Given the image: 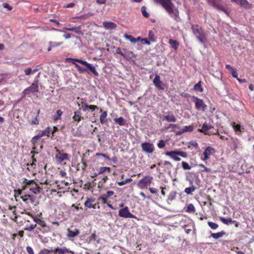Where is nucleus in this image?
Returning <instances> with one entry per match:
<instances>
[{"instance_id":"nucleus-15","label":"nucleus","mask_w":254,"mask_h":254,"mask_svg":"<svg viewBox=\"0 0 254 254\" xmlns=\"http://www.w3.org/2000/svg\"><path fill=\"white\" fill-rule=\"evenodd\" d=\"M53 253L55 254H64V253L74 254L73 251H70L65 247H63V248L57 247L53 250Z\"/></svg>"},{"instance_id":"nucleus-8","label":"nucleus","mask_w":254,"mask_h":254,"mask_svg":"<svg viewBox=\"0 0 254 254\" xmlns=\"http://www.w3.org/2000/svg\"><path fill=\"white\" fill-rule=\"evenodd\" d=\"M153 180V177L150 176H145L141 179L138 183V186L140 188H147V186L149 185Z\"/></svg>"},{"instance_id":"nucleus-25","label":"nucleus","mask_w":254,"mask_h":254,"mask_svg":"<svg viewBox=\"0 0 254 254\" xmlns=\"http://www.w3.org/2000/svg\"><path fill=\"white\" fill-rule=\"evenodd\" d=\"M79 234V230L78 229H75L74 231H72L68 229L67 230V236L69 238H74L77 236Z\"/></svg>"},{"instance_id":"nucleus-42","label":"nucleus","mask_w":254,"mask_h":254,"mask_svg":"<svg viewBox=\"0 0 254 254\" xmlns=\"http://www.w3.org/2000/svg\"><path fill=\"white\" fill-rule=\"evenodd\" d=\"M53 250H48L46 249H44L43 250H41L38 254H49L51 253H53Z\"/></svg>"},{"instance_id":"nucleus-46","label":"nucleus","mask_w":254,"mask_h":254,"mask_svg":"<svg viewBox=\"0 0 254 254\" xmlns=\"http://www.w3.org/2000/svg\"><path fill=\"white\" fill-rule=\"evenodd\" d=\"M146 7L145 6H142L141 7V12H142V15L145 17H148L149 16V14L146 11Z\"/></svg>"},{"instance_id":"nucleus-5","label":"nucleus","mask_w":254,"mask_h":254,"mask_svg":"<svg viewBox=\"0 0 254 254\" xmlns=\"http://www.w3.org/2000/svg\"><path fill=\"white\" fill-rule=\"evenodd\" d=\"M38 83L37 81L33 83L29 87L26 88L22 92L23 97L30 93L34 94L38 92Z\"/></svg>"},{"instance_id":"nucleus-50","label":"nucleus","mask_w":254,"mask_h":254,"mask_svg":"<svg viewBox=\"0 0 254 254\" xmlns=\"http://www.w3.org/2000/svg\"><path fill=\"white\" fill-rule=\"evenodd\" d=\"M182 167L184 170H190L191 169V167L190 166V165L186 162H182Z\"/></svg>"},{"instance_id":"nucleus-29","label":"nucleus","mask_w":254,"mask_h":254,"mask_svg":"<svg viewBox=\"0 0 254 254\" xmlns=\"http://www.w3.org/2000/svg\"><path fill=\"white\" fill-rule=\"evenodd\" d=\"M224 235H225V232H224V231H221L216 233H212L211 234V237H212L213 238L215 239H218L223 237V236H224Z\"/></svg>"},{"instance_id":"nucleus-53","label":"nucleus","mask_w":254,"mask_h":254,"mask_svg":"<svg viewBox=\"0 0 254 254\" xmlns=\"http://www.w3.org/2000/svg\"><path fill=\"white\" fill-rule=\"evenodd\" d=\"M82 109L83 111H86L88 110V105L84 102H82Z\"/></svg>"},{"instance_id":"nucleus-37","label":"nucleus","mask_w":254,"mask_h":254,"mask_svg":"<svg viewBox=\"0 0 254 254\" xmlns=\"http://www.w3.org/2000/svg\"><path fill=\"white\" fill-rule=\"evenodd\" d=\"M111 170L110 168L108 167H101L99 168V172L97 174H95V176H97L99 174H101L105 172L106 171L108 170L110 171Z\"/></svg>"},{"instance_id":"nucleus-59","label":"nucleus","mask_w":254,"mask_h":254,"mask_svg":"<svg viewBox=\"0 0 254 254\" xmlns=\"http://www.w3.org/2000/svg\"><path fill=\"white\" fill-rule=\"evenodd\" d=\"M171 128L172 129L179 128V127L175 124H170L169 127H166L167 129Z\"/></svg>"},{"instance_id":"nucleus-40","label":"nucleus","mask_w":254,"mask_h":254,"mask_svg":"<svg viewBox=\"0 0 254 254\" xmlns=\"http://www.w3.org/2000/svg\"><path fill=\"white\" fill-rule=\"evenodd\" d=\"M30 190L35 194H38L40 193V188L38 186L31 187Z\"/></svg>"},{"instance_id":"nucleus-4","label":"nucleus","mask_w":254,"mask_h":254,"mask_svg":"<svg viewBox=\"0 0 254 254\" xmlns=\"http://www.w3.org/2000/svg\"><path fill=\"white\" fill-rule=\"evenodd\" d=\"M166 155L169 156L176 161H179L181 158L179 156H181L184 158L188 157L187 153L182 151H167L165 153Z\"/></svg>"},{"instance_id":"nucleus-39","label":"nucleus","mask_w":254,"mask_h":254,"mask_svg":"<svg viewBox=\"0 0 254 254\" xmlns=\"http://www.w3.org/2000/svg\"><path fill=\"white\" fill-rule=\"evenodd\" d=\"M191 146L193 147L196 149H199V145L198 143L195 141H191L189 143V148H190Z\"/></svg>"},{"instance_id":"nucleus-6","label":"nucleus","mask_w":254,"mask_h":254,"mask_svg":"<svg viewBox=\"0 0 254 254\" xmlns=\"http://www.w3.org/2000/svg\"><path fill=\"white\" fill-rule=\"evenodd\" d=\"M119 215L125 218H136V216L130 212L127 206L121 209L119 211Z\"/></svg>"},{"instance_id":"nucleus-64","label":"nucleus","mask_w":254,"mask_h":254,"mask_svg":"<svg viewBox=\"0 0 254 254\" xmlns=\"http://www.w3.org/2000/svg\"><path fill=\"white\" fill-rule=\"evenodd\" d=\"M114 192L113 191L110 190V191H108L107 192V193L106 194V195L108 198V197L112 196L114 194Z\"/></svg>"},{"instance_id":"nucleus-24","label":"nucleus","mask_w":254,"mask_h":254,"mask_svg":"<svg viewBox=\"0 0 254 254\" xmlns=\"http://www.w3.org/2000/svg\"><path fill=\"white\" fill-rule=\"evenodd\" d=\"M52 131V129L50 127H47L45 130H42L41 132H39L38 134L40 138L44 136H49Z\"/></svg>"},{"instance_id":"nucleus-12","label":"nucleus","mask_w":254,"mask_h":254,"mask_svg":"<svg viewBox=\"0 0 254 254\" xmlns=\"http://www.w3.org/2000/svg\"><path fill=\"white\" fill-rule=\"evenodd\" d=\"M215 152V150L214 148L211 146L207 147L203 152L204 158H202L201 159L203 161H206L208 160L210 156L214 154Z\"/></svg>"},{"instance_id":"nucleus-19","label":"nucleus","mask_w":254,"mask_h":254,"mask_svg":"<svg viewBox=\"0 0 254 254\" xmlns=\"http://www.w3.org/2000/svg\"><path fill=\"white\" fill-rule=\"evenodd\" d=\"M236 2L245 8L250 9L252 8V4L247 0H237Z\"/></svg>"},{"instance_id":"nucleus-26","label":"nucleus","mask_w":254,"mask_h":254,"mask_svg":"<svg viewBox=\"0 0 254 254\" xmlns=\"http://www.w3.org/2000/svg\"><path fill=\"white\" fill-rule=\"evenodd\" d=\"M114 121L120 126H125L127 124V121L123 117L114 119Z\"/></svg>"},{"instance_id":"nucleus-7","label":"nucleus","mask_w":254,"mask_h":254,"mask_svg":"<svg viewBox=\"0 0 254 254\" xmlns=\"http://www.w3.org/2000/svg\"><path fill=\"white\" fill-rule=\"evenodd\" d=\"M193 98L194 99L195 108L199 111H201L203 112L205 111L207 106L204 103L203 100L200 99L195 96H193Z\"/></svg>"},{"instance_id":"nucleus-35","label":"nucleus","mask_w":254,"mask_h":254,"mask_svg":"<svg viewBox=\"0 0 254 254\" xmlns=\"http://www.w3.org/2000/svg\"><path fill=\"white\" fill-rule=\"evenodd\" d=\"M194 90L199 91L200 92H202L203 91V89L201 87V81H199L197 83L194 85L193 87Z\"/></svg>"},{"instance_id":"nucleus-51","label":"nucleus","mask_w":254,"mask_h":254,"mask_svg":"<svg viewBox=\"0 0 254 254\" xmlns=\"http://www.w3.org/2000/svg\"><path fill=\"white\" fill-rule=\"evenodd\" d=\"M37 226V224H32L30 226L26 227L24 228L25 230H27L28 231H32L33 230H34Z\"/></svg>"},{"instance_id":"nucleus-10","label":"nucleus","mask_w":254,"mask_h":254,"mask_svg":"<svg viewBox=\"0 0 254 254\" xmlns=\"http://www.w3.org/2000/svg\"><path fill=\"white\" fill-rule=\"evenodd\" d=\"M153 83L155 86L159 90H163L165 89L164 83L161 81L160 77L158 74H156L153 80Z\"/></svg>"},{"instance_id":"nucleus-52","label":"nucleus","mask_w":254,"mask_h":254,"mask_svg":"<svg viewBox=\"0 0 254 254\" xmlns=\"http://www.w3.org/2000/svg\"><path fill=\"white\" fill-rule=\"evenodd\" d=\"M108 197L106 195V194H103L99 198V200H101L104 203H107V200Z\"/></svg>"},{"instance_id":"nucleus-56","label":"nucleus","mask_w":254,"mask_h":254,"mask_svg":"<svg viewBox=\"0 0 254 254\" xmlns=\"http://www.w3.org/2000/svg\"><path fill=\"white\" fill-rule=\"evenodd\" d=\"M148 37L150 40L152 41L153 42L155 41V40L154 39V34L151 31H150L149 32Z\"/></svg>"},{"instance_id":"nucleus-63","label":"nucleus","mask_w":254,"mask_h":254,"mask_svg":"<svg viewBox=\"0 0 254 254\" xmlns=\"http://www.w3.org/2000/svg\"><path fill=\"white\" fill-rule=\"evenodd\" d=\"M116 53L118 54H119L123 57V55H124V53H123L121 51V49L119 48H118L116 50Z\"/></svg>"},{"instance_id":"nucleus-36","label":"nucleus","mask_w":254,"mask_h":254,"mask_svg":"<svg viewBox=\"0 0 254 254\" xmlns=\"http://www.w3.org/2000/svg\"><path fill=\"white\" fill-rule=\"evenodd\" d=\"M124 37L129 40L131 43H135L137 42V40L131 35H125Z\"/></svg>"},{"instance_id":"nucleus-14","label":"nucleus","mask_w":254,"mask_h":254,"mask_svg":"<svg viewBox=\"0 0 254 254\" xmlns=\"http://www.w3.org/2000/svg\"><path fill=\"white\" fill-rule=\"evenodd\" d=\"M124 51V55H123V57L125 58L127 61H130L133 63H135V60H133V58H135L136 55H135L132 52L127 51V49H123Z\"/></svg>"},{"instance_id":"nucleus-61","label":"nucleus","mask_w":254,"mask_h":254,"mask_svg":"<svg viewBox=\"0 0 254 254\" xmlns=\"http://www.w3.org/2000/svg\"><path fill=\"white\" fill-rule=\"evenodd\" d=\"M141 40L143 42V44L147 45H150V42L146 38L142 39Z\"/></svg>"},{"instance_id":"nucleus-44","label":"nucleus","mask_w":254,"mask_h":254,"mask_svg":"<svg viewBox=\"0 0 254 254\" xmlns=\"http://www.w3.org/2000/svg\"><path fill=\"white\" fill-rule=\"evenodd\" d=\"M131 181H132V179L131 178H127L124 181L117 182V184L119 186H123L127 183L130 182Z\"/></svg>"},{"instance_id":"nucleus-43","label":"nucleus","mask_w":254,"mask_h":254,"mask_svg":"<svg viewBox=\"0 0 254 254\" xmlns=\"http://www.w3.org/2000/svg\"><path fill=\"white\" fill-rule=\"evenodd\" d=\"M63 114V112L61 110H57V115L54 117V120L55 121H57V120L60 119L61 116Z\"/></svg>"},{"instance_id":"nucleus-62","label":"nucleus","mask_w":254,"mask_h":254,"mask_svg":"<svg viewBox=\"0 0 254 254\" xmlns=\"http://www.w3.org/2000/svg\"><path fill=\"white\" fill-rule=\"evenodd\" d=\"M231 74L233 77L236 78L237 79V78H238V73L236 70H233V71L231 72Z\"/></svg>"},{"instance_id":"nucleus-27","label":"nucleus","mask_w":254,"mask_h":254,"mask_svg":"<svg viewBox=\"0 0 254 254\" xmlns=\"http://www.w3.org/2000/svg\"><path fill=\"white\" fill-rule=\"evenodd\" d=\"M32 218H33L34 221L37 224H38L43 227H47L46 223L44 221H43L34 216H33V217Z\"/></svg>"},{"instance_id":"nucleus-22","label":"nucleus","mask_w":254,"mask_h":254,"mask_svg":"<svg viewBox=\"0 0 254 254\" xmlns=\"http://www.w3.org/2000/svg\"><path fill=\"white\" fill-rule=\"evenodd\" d=\"M104 27L107 29H114L117 27L115 23L105 21L103 22Z\"/></svg>"},{"instance_id":"nucleus-41","label":"nucleus","mask_w":254,"mask_h":254,"mask_svg":"<svg viewBox=\"0 0 254 254\" xmlns=\"http://www.w3.org/2000/svg\"><path fill=\"white\" fill-rule=\"evenodd\" d=\"M187 212L191 213L195 211V207L192 203L189 204L187 206Z\"/></svg>"},{"instance_id":"nucleus-16","label":"nucleus","mask_w":254,"mask_h":254,"mask_svg":"<svg viewBox=\"0 0 254 254\" xmlns=\"http://www.w3.org/2000/svg\"><path fill=\"white\" fill-rule=\"evenodd\" d=\"M163 119L169 123H175L177 121V118L172 112H168L166 115L163 116Z\"/></svg>"},{"instance_id":"nucleus-34","label":"nucleus","mask_w":254,"mask_h":254,"mask_svg":"<svg viewBox=\"0 0 254 254\" xmlns=\"http://www.w3.org/2000/svg\"><path fill=\"white\" fill-rule=\"evenodd\" d=\"M93 201V200L91 199H90V198H88L86 201L84 203V205L86 207H88V208H95V207L94 206V205L91 203Z\"/></svg>"},{"instance_id":"nucleus-13","label":"nucleus","mask_w":254,"mask_h":254,"mask_svg":"<svg viewBox=\"0 0 254 254\" xmlns=\"http://www.w3.org/2000/svg\"><path fill=\"white\" fill-rule=\"evenodd\" d=\"M213 128V126L205 123L203 124L201 129H199L198 130L199 132H202L205 134L210 135L211 134H214V133L210 131Z\"/></svg>"},{"instance_id":"nucleus-2","label":"nucleus","mask_w":254,"mask_h":254,"mask_svg":"<svg viewBox=\"0 0 254 254\" xmlns=\"http://www.w3.org/2000/svg\"><path fill=\"white\" fill-rule=\"evenodd\" d=\"M191 29L193 34L199 42L205 44L207 40V34L203 29L197 24L192 25Z\"/></svg>"},{"instance_id":"nucleus-57","label":"nucleus","mask_w":254,"mask_h":254,"mask_svg":"<svg viewBox=\"0 0 254 254\" xmlns=\"http://www.w3.org/2000/svg\"><path fill=\"white\" fill-rule=\"evenodd\" d=\"M24 72L26 75H29L32 73V70L30 68H28L24 70Z\"/></svg>"},{"instance_id":"nucleus-32","label":"nucleus","mask_w":254,"mask_h":254,"mask_svg":"<svg viewBox=\"0 0 254 254\" xmlns=\"http://www.w3.org/2000/svg\"><path fill=\"white\" fill-rule=\"evenodd\" d=\"M169 43L171 45V47L175 50H177L178 48L179 43L176 40L173 39H169Z\"/></svg>"},{"instance_id":"nucleus-38","label":"nucleus","mask_w":254,"mask_h":254,"mask_svg":"<svg viewBox=\"0 0 254 254\" xmlns=\"http://www.w3.org/2000/svg\"><path fill=\"white\" fill-rule=\"evenodd\" d=\"M63 44V42H53L50 41L49 42V45H51V47L56 48L58 46H60Z\"/></svg>"},{"instance_id":"nucleus-45","label":"nucleus","mask_w":254,"mask_h":254,"mask_svg":"<svg viewBox=\"0 0 254 254\" xmlns=\"http://www.w3.org/2000/svg\"><path fill=\"white\" fill-rule=\"evenodd\" d=\"M40 138V137L39 136L38 134L33 137V138H32V140L31 141L32 144L33 145L36 144L39 141Z\"/></svg>"},{"instance_id":"nucleus-55","label":"nucleus","mask_w":254,"mask_h":254,"mask_svg":"<svg viewBox=\"0 0 254 254\" xmlns=\"http://www.w3.org/2000/svg\"><path fill=\"white\" fill-rule=\"evenodd\" d=\"M199 166L203 168L204 170L202 171V172H209L211 170L210 169L207 168L202 164H199Z\"/></svg>"},{"instance_id":"nucleus-21","label":"nucleus","mask_w":254,"mask_h":254,"mask_svg":"<svg viewBox=\"0 0 254 254\" xmlns=\"http://www.w3.org/2000/svg\"><path fill=\"white\" fill-rule=\"evenodd\" d=\"M100 112H102L100 116V121L102 124H106L108 123V121L106 119L107 116V112L103 111L102 112V110L101 109Z\"/></svg>"},{"instance_id":"nucleus-60","label":"nucleus","mask_w":254,"mask_h":254,"mask_svg":"<svg viewBox=\"0 0 254 254\" xmlns=\"http://www.w3.org/2000/svg\"><path fill=\"white\" fill-rule=\"evenodd\" d=\"M38 117H36L35 119L32 120L31 122V124L32 125H38L39 124V121L37 119Z\"/></svg>"},{"instance_id":"nucleus-1","label":"nucleus","mask_w":254,"mask_h":254,"mask_svg":"<svg viewBox=\"0 0 254 254\" xmlns=\"http://www.w3.org/2000/svg\"><path fill=\"white\" fill-rule=\"evenodd\" d=\"M157 3L161 4L166 9L169 15L175 20L178 21L180 19L179 11L175 8L171 0H154Z\"/></svg>"},{"instance_id":"nucleus-23","label":"nucleus","mask_w":254,"mask_h":254,"mask_svg":"<svg viewBox=\"0 0 254 254\" xmlns=\"http://www.w3.org/2000/svg\"><path fill=\"white\" fill-rule=\"evenodd\" d=\"M73 120L74 121L79 122L81 119H83V117L81 116L80 108L79 110L76 111L74 112V115L72 117Z\"/></svg>"},{"instance_id":"nucleus-58","label":"nucleus","mask_w":254,"mask_h":254,"mask_svg":"<svg viewBox=\"0 0 254 254\" xmlns=\"http://www.w3.org/2000/svg\"><path fill=\"white\" fill-rule=\"evenodd\" d=\"M2 6L4 8H7L9 10H10L12 9V7L11 5H10L9 4H8L7 3H3Z\"/></svg>"},{"instance_id":"nucleus-31","label":"nucleus","mask_w":254,"mask_h":254,"mask_svg":"<svg viewBox=\"0 0 254 254\" xmlns=\"http://www.w3.org/2000/svg\"><path fill=\"white\" fill-rule=\"evenodd\" d=\"M177 192L175 191H171L168 195L167 201L168 202L172 201L176 198Z\"/></svg>"},{"instance_id":"nucleus-20","label":"nucleus","mask_w":254,"mask_h":254,"mask_svg":"<svg viewBox=\"0 0 254 254\" xmlns=\"http://www.w3.org/2000/svg\"><path fill=\"white\" fill-rule=\"evenodd\" d=\"M71 62L73 64H74L77 69L78 71L80 73H85L86 72H88V69L86 68L85 67H82L80 66L79 64L75 63V61H69Z\"/></svg>"},{"instance_id":"nucleus-30","label":"nucleus","mask_w":254,"mask_h":254,"mask_svg":"<svg viewBox=\"0 0 254 254\" xmlns=\"http://www.w3.org/2000/svg\"><path fill=\"white\" fill-rule=\"evenodd\" d=\"M196 189V187L193 185H192L191 187L189 188H186L185 189V192L188 194H191L192 192L195 190Z\"/></svg>"},{"instance_id":"nucleus-28","label":"nucleus","mask_w":254,"mask_h":254,"mask_svg":"<svg viewBox=\"0 0 254 254\" xmlns=\"http://www.w3.org/2000/svg\"><path fill=\"white\" fill-rule=\"evenodd\" d=\"M66 30L69 31H73L76 34H81V31L79 27H73L71 28H64Z\"/></svg>"},{"instance_id":"nucleus-47","label":"nucleus","mask_w":254,"mask_h":254,"mask_svg":"<svg viewBox=\"0 0 254 254\" xmlns=\"http://www.w3.org/2000/svg\"><path fill=\"white\" fill-rule=\"evenodd\" d=\"M193 129V127L192 126H185L183 128L185 132H192Z\"/></svg>"},{"instance_id":"nucleus-9","label":"nucleus","mask_w":254,"mask_h":254,"mask_svg":"<svg viewBox=\"0 0 254 254\" xmlns=\"http://www.w3.org/2000/svg\"><path fill=\"white\" fill-rule=\"evenodd\" d=\"M56 149L57 154L55 155L56 161L59 163H61L64 160L69 161L68 155L66 153H62L59 150Z\"/></svg>"},{"instance_id":"nucleus-18","label":"nucleus","mask_w":254,"mask_h":254,"mask_svg":"<svg viewBox=\"0 0 254 254\" xmlns=\"http://www.w3.org/2000/svg\"><path fill=\"white\" fill-rule=\"evenodd\" d=\"M21 198L22 200L26 203H28L29 201H30L31 203H34L36 199V196L30 194H26L24 196H21Z\"/></svg>"},{"instance_id":"nucleus-49","label":"nucleus","mask_w":254,"mask_h":254,"mask_svg":"<svg viewBox=\"0 0 254 254\" xmlns=\"http://www.w3.org/2000/svg\"><path fill=\"white\" fill-rule=\"evenodd\" d=\"M165 145H166V142L163 140H159V142L157 143V146L159 148H163L165 146Z\"/></svg>"},{"instance_id":"nucleus-54","label":"nucleus","mask_w":254,"mask_h":254,"mask_svg":"<svg viewBox=\"0 0 254 254\" xmlns=\"http://www.w3.org/2000/svg\"><path fill=\"white\" fill-rule=\"evenodd\" d=\"M26 251L29 254H34V251L33 250V249L30 247V246H27L26 248Z\"/></svg>"},{"instance_id":"nucleus-3","label":"nucleus","mask_w":254,"mask_h":254,"mask_svg":"<svg viewBox=\"0 0 254 254\" xmlns=\"http://www.w3.org/2000/svg\"><path fill=\"white\" fill-rule=\"evenodd\" d=\"M66 61H74L76 62L80 63L86 67V68L88 69V73L91 72L93 73L96 76H98V72L96 71L95 67L92 64L87 63L85 61H83L80 59H73V58H67Z\"/></svg>"},{"instance_id":"nucleus-33","label":"nucleus","mask_w":254,"mask_h":254,"mask_svg":"<svg viewBox=\"0 0 254 254\" xmlns=\"http://www.w3.org/2000/svg\"><path fill=\"white\" fill-rule=\"evenodd\" d=\"M220 220L225 224L229 225L231 223H232L234 221H232V219L230 218H225L224 217H220Z\"/></svg>"},{"instance_id":"nucleus-17","label":"nucleus","mask_w":254,"mask_h":254,"mask_svg":"<svg viewBox=\"0 0 254 254\" xmlns=\"http://www.w3.org/2000/svg\"><path fill=\"white\" fill-rule=\"evenodd\" d=\"M211 6L218 10L224 12L227 15H229L230 13V11L224 5L216 3L215 2H214V4Z\"/></svg>"},{"instance_id":"nucleus-11","label":"nucleus","mask_w":254,"mask_h":254,"mask_svg":"<svg viewBox=\"0 0 254 254\" xmlns=\"http://www.w3.org/2000/svg\"><path fill=\"white\" fill-rule=\"evenodd\" d=\"M141 148L142 151L147 153H152L154 150L153 144L148 142L142 143Z\"/></svg>"},{"instance_id":"nucleus-48","label":"nucleus","mask_w":254,"mask_h":254,"mask_svg":"<svg viewBox=\"0 0 254 254\" xmlns=\"http://www.w3.org/2000/svg\"><path fill=\"white\" fill-rule=\"evenodd\" d=\"M208 225L213 230H215L218 227V225L217 224L212 222H208Z\"/></svg>"}]
</instances>
